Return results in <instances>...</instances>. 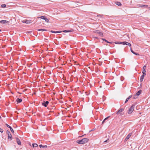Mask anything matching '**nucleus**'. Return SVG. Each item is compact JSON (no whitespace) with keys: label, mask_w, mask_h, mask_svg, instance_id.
I'll list each match as a JSON object with an SVG mask.
<instances>
[{"label":"nucleus","mask_w":150,"mask_h":150,"mask_svg":"<svg viewBox=\"0 0 150 150\" xmlns=\"http://www.w3.org/2000/svg\"><path fill=\"white\" fill-rule=\"evenodd\" d=\"M88 140V139L85 138L82 139L81 140H78L76 141L77 143L79 144H83L84 143H87Z\"/></svg>","instance_id":"nucleus-1"},{"label":"nucleus","mask_w":150,"mask_h":150,"mask_svg":"<svg viewBox=\"0 0 150 150\" xmlns=\"http://www.w3.org/2000/svg\"><path fill=\"white\" fill-rule=\"evenodd\" d=\"M135 106V104H133L131 106L129 109L128 111V114H131L133 112L134 110V109Z\"/></svg>","instance_id":"nucleus-2"},{"label":"nucleus","mask_w":150,"mask_h":150,"mask_svg":"<svg viewBox=\"0 0 150 150\" xmlns=\"http://www.w3.org/2000/svg\"><path fill=\"white\" fill-rule=\"evenodd\" d=\"M6 133L8 135V139H10V140H12V135L9 131L7 130L6 131Z\"/></svg>","instance_id":"nucleus-3"},{"label":"nucleus","mask_w":150,"mask_h":150,"mask_svg":"<svg viewBox=\"0 0 150 150\" xmlns=\"http://www.w3.org/2000/svg\"><path fill=\"white\" fill-rule=\"evenodd\" d=\"M124 109L123 108L120 109L117 112L116 114L117 115L120 114V115H123L121 112L123 111Z\"/></svg>","instance_id":"nucleus-4"},{"label":"nucleus","mask_w":150,"mask_h":150,"mask_svg":"<svg viewBox=\"0 0 150 150\" xmlns=\"http://www.w3.org/2000/svg\"><path fill=\"white\" fill-rule=\"evenodd\" d=\"M142 91L139 90L137 92V93L135 95L134 97V98L135 99L137 97V96H139L141 93Z\"/></svg>","instance_id":"nucleus-5"},{"label":"nucleus","mask_w":150,"mask_h":150,"mask_svg":"<svg viewBox=\"0 0 150 150\" xmlns=\"http://www.w3.org/2000/svg\"><path fill=\"white\" fill-rule=\"evenodd\" d=\"M8 23V21L5 20H1L0 21V23L2 24H6Z\"/></svg>","instance_id":"nucleus-6"},{"label":"nucleus","mask_w":150,"mask_h":150,"mask_svg":"<svg viewBox=\"0 0 150 150\" xmlns=\"http://www.w3.org/2000/svg\"><path fill=\"white\" fill-rule=\"evenodd\" d=\"M49 102L48 101H44L42 103V105L46 107L48 105Z\"/></svg>","instance_id":"nucleus-7"},{"label":"nucleus","mask_w":150,"mask_h":150,"mask_svg":"<svg viewBox=\"0 0 150 150\" xmlns=\"http://www.w3.org/2000/svg\"><path fill=\"white\" fill-rule=\"evenodd\" d=\"M146 66L145 65H144L143 67L142 73L143 74H144V75H146Z\"/></svg>","instance_id":"nucleus-8"},{"label":"nucleus","mask_w":150,"mask_h":150,"mask_svg":"<svg viewBox=\"0 0 150 150\" xmlns=\"http://www.w3.org/2000/svg\"><path fill=\"white\" fill-rule=\"evenodd\" d=\"M16 142L18 145H21V141L18 138H16Z\"/></svg>","instance_id":"nucleus-9"},{"label":"nucleus","mask_w":150,"mask_h":150,"mask_svg":"<svg viewBox=\"0 0 150 150\" xmlns=\"http://www.w3.org/2000/svg\"><path fill=\"white\" fill-rule=\"evenodd\" d=\"M146 75H144V74H143V75L141 76L140 78V81L141 82H142L143 81V79H144V76Z\"/></svg>","instance_id":"nucleus-10"},{"label":"nucleus","mask_w":150,"mask_h":150,"mask_svg":"<svg viewBox=\"0 0 150 150\" xmlns=\"http://www.w3.org/2000/svg\"><path fill=\"white\" fill-rule=\"evenodd\" d=\"M132 133H130L126 137V140H128V139L132 135Z\"/></svg>","instance_id":"nucleus-11"},{"label":"nucleus","mask_w":150,"mask_h":150,"mask_svg":"<svg viewBox=\"0 0 150 150\" xmlns=\"http://www.w3.org/2000/svg\"><path fill=\"white\" fill-rule=\"evenodd\" d=\"M131 52L133 54H135V55H139V54L138 53H136V52H134L131 49Z\"/></svg>","instance_id":"nucleus-12"},{"label":"nucleus","mask_w":150,"mask_h":150,"mask_svg":"<svg viewBox=\"0 0 150 150\" xmlns=\"http://www.w3.org/2000/svg\"><path fill=\"white\" fill-rule=\"evenodd\" d=\"M51 33H60L62 32V31H55L53 30H51L50 31Z\"/></svg>","instance_id":"nucleus-13"},{"label":"nucleus","mask_w":150,"mask_h":150,"mask_svg":"<svg viewBox=\"0 0 150 150\" xmlns=\"http://www.w3.org/2000/svg\"><path fill=\"white\" fill-rule=\"evenodd\" d=\"M17 102L18 103H20L22 101V100L21 98H17L16 100Z\"/></svg>","instance_id":"nucleus-14"},{"label":"nucleus","mask_w":150,"mask_h":150,"mask_svg":"<svg viewBox=\"0 0 150 150\" xmlns=\"http://www.w3.org/2000/svg\"><path fill=\"white\" fill-rule=\"evenodd\" d=\"M73 30H64L63 31V32H64V33H67V32H72L73 31Z\"/></svg>","instance_id":"nucleus-15"},{"label":"nucleus","mask_w":150,"mask_h":150,"mask_svg":"<svg viewBox=\"0 0 150 150\" xmlns=\"http://www.w3.org/2000/svg\"><path fill=\"white\" fill-rule=\"evenodd\" d=\"M39 146L40 148L43 147V148H46L47 147V145L43 146V145H42V144L40 145Z\"/></svg>","instance_id":"nucleus-16"},{"label":"nucleus","mask_w":150,"mask_h":150,"mask_svg":"<svg viewBox=\"0 0 150 150\" xmlns=\"http://www.w3.org/2000/svg\"><path fill=\"white\" fill-rule=\"evenodd\" d=\"M132 97V96H129L128 98H127L126 99L125 102V103H126L128 100L130 99Z\"/></svg>","instance_id":"nucleus-17"},{"label":"nucleus","mask_w":150,"mask_h":150,"mask_svg":"<svg viewBox=\"0 0 150 150\" xmlns=\"http://www.w3.org/2000/svg\"><path fill=\"white\" fill-rule=\"evenodd\" d=\"M26 23L29 24L31 23V20H26Z\"/></svg>","instance_id":"nucleus-18"},{"label":"nucleus","mask_w":150,"mask_h":150,"mask_svg":"<svg viewBox=\"0 0 150 150\" xmlns=\"http://www.w3.org/2000/svg\"><path fill=\"white\" fill-rule=\"evenodd\" d=\"M115 4L118 6H120L121 5V4L119 2H115Z\"/></svg>","instance_id":"nucleus-19"},{"label":"nucleus","mask_w":150,"mask_h":150,"mask_svg":"<svg viewBox=\"0 0 150 150\" xmlns=\"http://www.w3.org/2000/svg\"><path fill=\"white\" fill-rule=\"evenodd\" d=\"M109 117L108 116V117H106V118H105L103 120V121L102 122V124H103L104 122H105V120H107V119H108Z\"/></svg>","instance_id":"nucleus-20"},{"label":"nucleus","mask_w":150,"mask_h":150,"mask_svg":"<svg viewBox=\"0 0 150 150\" xmlns=\"http://www.w3.org/2000/svg\"><path fill=\"white\" fill-rule=\"evenodd\" d=\"M33 146L34 147H37L38 146V145L36 144H32Z\"/></svg>","instance_id":"nucleus-21"},{"label":"nucleus","mask_w":150,"mask_h":150,"mask_svg":"<svg viewBox=\"0 0 150 150\" xmlns=\"http://www.w3.org/2000/svg\"><path fill=\"white\" fill-rule=\"evenodd\" d=\"M126 45H128L130 47L131 46V45L130 43H129L128 42H126Z\"/></svg>","instance_id":"nucleus-22"},{"label":"nucleus","mask_w":150,"mask_h":150,"mask_svg":"<svg viewBox=\"0 0 150 150\" xmlns=\"http://www.w3.org/2000/svg\"><path fill=\"white\" fill-rule=\"evenodd\" d=\"M38 18H40L42 19H44L45 20V17L44 16H40L39 17H38Z\"/></svg>","instance_id":"nucleus-23"},{"label":"nucleus","mask_w":150,"mask_h":150,"mask_svg":"<svg viewBox=\"0 0 150 150\" xmlns=\"http://www.w3.org/2000/svg\"><path fill=\"white\" fill-rule=\"evenodd\" d=\"M115 44H121L122 42H115Z\"/></svg>","instance_id":"nucleus-24"},{"label":"nucleus","mask_w":150,"mask_h":150,"mask_svg":"<svg viewBox=\"0 0 150 150\" xmlns=\"http://www.w3.org/2000/svg\"><path fill=\"white\" fill-rule=\"evenodd\" d=\"M139 6H140L141 7H147V6L146 5H140Z\"/></svg>","instance_id":"nucleus-25"},{"label":"nucleus","mask_w":150,"mask_h":150,"mask_svg":"<svg viewBox=\"0 0 150 150\" xmlns=\"http://www.w3.org/2000/svg\"><path fill=\"white\" fill-rule=\"evenodd\" d=\"M1 7L3 8H4L6 7V4H2L1 6Z\"/></svg>","instance_id":"nucleus-26"},{"label":"nucleus","mask_w":150,"mask_h":150,"mask_svg":"<svg viewBox=\"0 0 150 150\" xmlns=\"http://www.w3.org/2000/svg\"><path fill=\"white\" fill-rule=\"evenodd\" d=\"M99 34L101 36H103V33L100 31L99 32Z\"/></svg>","instance_id":"nucleus-27"},{"label":"nucleus","mask_w":150,"mask_h":150,"mask_svg":"<svg viewBox=\"0 0 150 150\" xmlns=\"http://www.w3.org/2000/svg\"><path fill=\"white\" fill-rule=\"evenodd\" d=\"M45 21L47 23L49 22V19L47 18H45Z\"/></svg>","instance_id":"nucleus-28"},{"label":"nucleus","mask_w":150,"mask_h":150,"mask_svg":"<svg viewBox=\"0 0 150 150\" xmlns=\"http://www.w3.org/2000/svg\"><path fill=\"white\" fill-rule=\"evenodd\" d=\"M10 130L11 131V132L13 133H14V131L13 129L11 127H10Z\"/></svg>","instance_id":"nucleus-29"},{"label":"nucleus","mask_w":150,"mask_h":150,"mask_svg":"<svg viewBox=\"0 0 150 150\" xmlns=\"http://www.w3.org/2000/svg\"><path fill=\"white\" fill-rule=\"evenodd\" d=\"M103 39V40H104V41H105V42H107V43H111V42H108V41L106 40L105 39Z\"/></svg>","instance_id":"nucleus-30"},{"label":"nucleus","mask_w":150,"mask_h":150,"mask_svg":"<svg viewBox=\"0 0 150 150\" xmlns=\"http://www.w3.org/2000/svg\"><path fill=\"white\" fill-rule=\"evenodd\" d=\"M126 42H122V43H121V44H123V45H126Z\"/></svg>","instance_id":"nucleus-31"},{"label":"nucleus","mask_w":150,"mask_h":150,"mask_svg":"<svg viewBox=\"0 0 150 150\" xmlns=\"http://www.w3.org/2000/svg\"><path fill=\"white\" fill-rule=\"evenodd\" d=\"M99 31L98 30H96L95 31V33H97L99 34Z\"/></svg>","instance_id":"nucleus-32"},{"label":"nucleus","mask_w":150,"mask_h":150,"mask_svg":"<svg viewBox=\"0 0 150 150\" xmlns=\"http://www.w3.org/2000/svg\"><path fill=\"white\" fill-rule=\"evenodd\" d=\"M0 132L1 133H2L3 132V130L2 129H1L0 128Z\"/></svg>","instance_id":"nucleus-33"},{"label":"nucleus","mask_w":150,"mask_h":150,"mask_svg":"<svg viewBox=\"0 0 150 150\" xmlns=\"http://www.w3.org/2000/svg\"><path fill=\"white\" fill-rule=\"evenodd\" d=\"M6 125L7 127H9V128H10V127H10V126H9V125H8L7 124H6Z\"/></svg>","instance_id":"nucleus-34"},{"label":"nucleus","mask_w":150,"mask_h":150,"mask_svg":"<svg viewBox=\"0 0 150 150\" xmlns=\"http://www.w3.org/2000/svg\"><path fill=\"white\" fill-rule=\"evenodd\" d=\"M23 23H26V20L25 21V20H23V21H21Z\"/></svg>","instance_id":"nucleus-35"},{"label":"nucleus","mask_w":150,"mask_h":150,"mask_svg":"<svg viewBox=\"0 0 150 150\" xmlns=\"http://www.w3.org/2000/svg\"><path fill=\"white\" fill-rule=\"evenodd\" d=\"M38 30L39 31H42V29H38Z\"/></svg>","instance_id":"nucleus-36"},{"label":"nucleus","mask_w":150,"mask_h":150,"mask_svg":"<svg viewBox=\"0 0 150 150\" xmlns=\"http://www.w3.org/2000/svg\"><path fill=\"white\" fill-rule=\"evenodd\" d=\"M42 30L46 31V30L45 29H42Z\"/></svg>","instance_id":"nucleus-37"},{"label":"nucleus","mask_w":150,"mask_h":150,"mask_svg":"<svg viewBox=\"0 0 150 150\" xmlns=\"http://www.w3.org/2000/svg\"><path fill=\"white\" fill-rule=\"evenodd\" d=\"M98 16H99H99L101 17V15H98Z\"/></svg>","instance_id":"nucleus-38"},{"label":"nucleus","mask_w":150,"mask_h":150,"mask_svg":"<svg viewBox=\"0 0 150 150\" xmlns=\"http://www.w3.org/2000/svg\"><path fill=\"white\" fill-rule=\"evenodd\" d=\"M107 140H106V141H105L104 142H107Z\"/></svg>","instance_id":"nucleus-39"},{"label":"nucleus","mask_w":150,"mask_h":150,"mask_svg":"<svg viewBox=\"0 0 150 150\" xmlns=\"http://www.w3.org/2000/svg\"><path fill=\"white\" fill-rule=\"evenodd\" d=\"M149 8H149V9H150V7H149Z\"/></svg>","instance_id":"nucleus-40"},{"label":"nucleus","mask_w":150,"mask_h":150,"mask_svg":"<svg viewBox=\"0 0 150 150\" xmlns=\"http://www.w3.org/2000/svg\"><path fill=\"white\" fill-rule=\"evenodd\" d=\"M1 31V30H0V31Z\"/></svg>","instance_id":"nucleus-41"}]
</instances>
